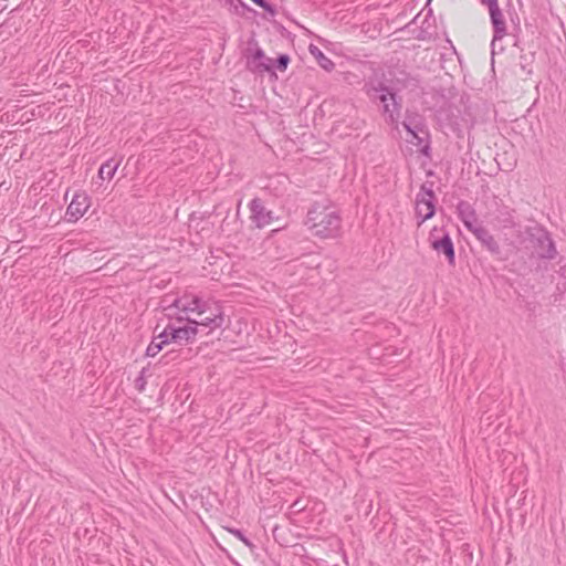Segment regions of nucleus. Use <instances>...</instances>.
<instances>
[{
  "instance_id": "obj_26",
  "label": "nucleus",
  "mask_w": 566,
  "mask_h": 566,
  "mask_svg": "<svg viewBox=\"0 0 566 566\" xmlns=\"http://www.w3.org/2000/svg\"><path fill=\"white\" fill-rule=\"evenodd\" d=\"M430 2H431V0H428V2H427V7L429 6V3H430Z\"/></svg>"
},
{
  "instance_id": "obj_19",
  "label": "nucleus",
  "mask_w": 566,
  "mask_h": 566,
  "mask_svg": "<svg viewBox=\"0 0 566 566\" xmlns=\"http://www.w3.org/2000/svg\"><path fill=\"white\" fill-rule=\"evenodd\" d=\"M545 242H546L547 249L545 252L539 253V256L543 259H554L556 255V249H555L554 242L548 238L545 239Z\"/></svg>"
},
{
  "instance_id": "obj_4",
  "label": "nucleus",
  "mask_w": 566,
  "mask_h": 566,
  "mask_svg": "<svg viewBox=\"0 0 566 566\" xmlns=\"http://www.w3.org/2000/svg\"><path fill=\"white\" fill-rule=\"evenodd\" d=\"M433 184H423L420 188V192L417 195L416 198V214L418 218H420L419 226L423 223L424 221L431 219L434 214L436 208H434V192H433Z\"/></svg>"
},
{
  "instance_id": "obj_15",
  "label": "nucleus",
  "mask_w": 566,
  "mask_h": 566,
  "mask_svg": "<svg viewBox=\"0 0 566 566\" xmlns=\"http://www.w3.org/2000/svg\"><path fill=\"white\" fill-rule=\"evenodd\" d=\"M118 166H119V161L115 160V159H108L106 160L101 167H99V170H98V177L102 179V180H111L116 170L118 169Z\"/></svg>"
},
{
  "instance_id": "obj_6",
  "label": "nucleus",
  "mask_w": 566,
  "mask_h": 566,
  "mask_svg": "<svg viewBox=\"0 0 566 566\" xmlns=\"http://www.w3.org/2000/svg\"><path fill=\"white\" fill-rule=\"evenodd\" d=\"M90 208V198L85 192H76L71 203L69 205L66 209V218L69 221L75 222L81 217L84 216V213Z\"/></svg>"
},
{
  "instance_id": "obj_9",
  "label": "nucleus",
  "mask_w": 566,
  "mask_h": 566,
  "mask_svg": "<svg viewBox=\"0 0 566 566\" xmlns=\"http://www.w3.org/2000/svg\"><path fill=\"white\" fill-rule=\"evenodd\" d=\"M198 326L196 323L187 324L185 326L175 327L174 325H168L164 329H168V338L169 342L174 340L176 343L182 342H192L198 333Z\"/></svg>"
},
{
  "instance_id": "obj_17",
  "label": "nucleus",
  "mask_w": 566,
  "mask_h": 566,
  "mask_svg": "<svg viewBox=\"0 0 566 566\" xmlns=\"http://www.w3.org/2000/svg\"><path fill=\"white\" fill-rule=\"evenodd\" d=\"M412 138L417 140V144L419 146H423L422 151L427 153V150L429 149V133H428V130H426L423 133L417 132V136H412Z\"/></svg>"
},
{
  "instance_id": "obj_25",
  "label": "nucleus",
  "mask_w": 566,
  "mask_h": 566,
  "mask_svg": "<svg viewBox=\"0 0 566 566\" xmlns=\"http://www.w3.org/2000/svg\"><path fill=\"white\" fill-rule=\"evenodd\" d=\"M482 4L489 6L494 0H479Z\"/></svg>"
},
{
  "instance_id": "obj_22",
  "label": "nucleus",
  "mask_w": 566,
  "mask_h": 566,
  "mask_svg": "<svg viewBox=\"0 0 566 566\" xmlns=\"http://www.w3.org/2000/svg\"><path fill=\"white\" fill-rule=\"evenodd\" d=\"M224 2L230 8H233L235 13H238L239 6L244 10H250V8L242 0H224Z\"/></svg>"
},
{
  "instance_id": "obj_13",
  "label": "nucleus",
  "mask_w": 566,
  "mask_h": 566,
  "mask_svg": "<svg viewBox=\"0 0 566 566\" xmlns=\"http://www.w3.org/2000/svg\"><path fill=\"white\" fill-rule=\"evenodd\" d=\"M402 127L411 136H417V132L423 133L428 130L424 124V119L418 114L408 115L402 122Z\"/></svg>"
},
{
  "instance_id": "obj_10",
  "label": "nucleus",
  "mask_w": 566,
  "mask_h": 566,
  "mask_svg": "<svg viewBox=\"0 0 566 566\" xmlns=\"http://www.w3.org/2000/svg\"><path fill=\"white\" fill-rule=\"evenodd\" d=\"M249 208L251 211V219L258 228H263L272 222V212L265 209L261 199H252L249 203Z\"/></svg>"
},
{
  "instance_id": "obj_3",
  "label": "nucleus",
  "mask_w": 566,
  "mask_h": 566,
  "mask_svg": "<svg viewBox=\"0 0 566 566\" xmlns=\"http://www.w3.org/2000/svg\"><path fill=\"white\" fill-rule=\"evenodd\" d=\"M367 95L373 102H378L382 105V115L387 123L391 125L397 124L400 116L401 103L391 88L382 83H378L367 88Z\"/></svg>"
},
{
  "instance_id": "obj_23",
  "label": "nucleus",
  "mask_w": 566,
  "mask_h": 566,
  "mask_svg": "<svg viewBox=\"0 0 566 566\" xmlns=\"http://www.w3.org/2000/svg\"><path fill=\"white\" fill-rule=\"evenodd\" d=\"M144 373H145V370L143 369L140 371L139 377H137V379L135 380V386H136L138 391H143L145 389V386H146V380L144 378Z\"/></svg>"
},
{
  "instance_id": "obj_8",
  "label": "nucleus",
  "mask_w": 566,
  "mask_h": 566,
  "mask_svg": "<svg viewBox=\"0 0 566 566\" xmlns=\"http://www.w3.org/2000/svg\"><path fill=\"white\" fill-rule=\"evenodd\" d=\"M247 67L259 74L272 72V60L265 56L262 49L256 48L252 54L247 56Z\"/></svg>"
},
{
  "instance_id": "obj_18",
  "label": "nucleus",
  "mask_w": 566,
  "mask_h": 566,
  "mask_svg": "<svg viewBox=\"0 0 566 566\" xmlns=\"http://www.w3.org/2000/svg\"><path fill=\"white\" fill-rule=\"evenodd\" d=\"M228 531L240 539L248 548L251 551L254 548L253 543L240 530L229 528Z\"/></svg>"
},
{
  "instance_id": "obj_20",
  "label": "nucleus",
  "mask_w": 566,
  "mask_h": 566,
  "mask_svg": "<svg viewBox=\"0 0 566 566\" xmlns=\"http://www.w3.org/2000/svg\"><path fill=\"white\" fill-rule=\"evenodd\" d=\"M290 63V56L287 54H281L274 62V67L281 72H284L287 69Z\"/></svg>"
},
{
  "instance_id": "obj_5",
  "label": "nucleus",
  "mask_w": 566,
  "mask_h": 566,
  "mask_svg": "<svg viewBox=\"0 0 566 566\" xmlns=\"http://www.w3.org/2000/svg\"><path fill=\"white\" fill-rule=\"evenodd\" d=\"M486 7L489 8L490 19L493 27L492 48L494 49L496 41H501L507 34L506 22L502 10L499 7L497 0H494Z\"/></svg>"
},
{
  "instance_id": "obj_21",
  "label": "nucleus",
  "mask_w": 566,
  "mask_h": 566,
  "mask_svg": "<svg viewBox=\"0 0 566 566\" xmlns=\"http://www.w3.org/2000/svg\"><path fill=\"white\" fill-rule=\"evenodd\" d=\"M253 3L262 8L264 11L270 13L271 15H275L276 11L275 9L265 0H251Z\"/></svg>"
},
{
  "instance_id": "obj_2",
  "label": "nucleus",
  "mask_w": 566,
  "mask_h": 566,
  "mask_svg": "<svg viewBox=\"0 0 566 566\" xmlns=\"http://www.w3.org/2000/svg\"><path fill=\"white\" fill-rule=\"evenodd\" d=\"M305 226L313 235L322 239H336L342 234V217L338 210L321 202H315L307 211Z\"/></svg>"
},
{
  "instance_id": "obj_11",
  "label": "nucleus",
  "mask_w": 566,
  "mask_h": 566,
  "mask_svg": "<svg viewBox=\"0 0 566 566\" xmlns=\"http://www.w3.org/2000/svg\"><path fill=\"white\" fill-rule=\"evenodd\" d=\"M471 233L491 254H500L501 249L497 241L491 234V232L484 226H482V223L474 228V230L471 231Z\"/></svg>"
},
{
  "instance_id": "obj_7",
  "label": "nucleus",
  "mask_w": 566,
  "mask_h": 566,
  "mask_svg": "<svg viewBox=\"0 0 566 566\" xmlns=\"http://www.w3.org/2000/svg\"><path fill=\"white\" fill-rule=\"evenodd\" d=\"M430 245L438 254H443L449 264H454V247L448 233H444L442 238H436L434 233H430Z\"/></svg>"
},
{
  "instance_id": "obj_16",
  "label": "nucleus",
  "mask_w": 566,
  "mask_h": 566,
  "mask_svg": "<svg viewBox=\"0 0 566 566\" xmlns=\"http://www.w3.org/2000/svg\"><path fill=\"white\" fill-rule=\"evenodd\" d=\"M310 52L316 59L317 63L326 71L334 69V63L317 46L311 45Z\"/></svg>"
},
{
  "instance_id": "obj_1",
  "label": "nucleus",
  "mask_w": 566,
  "mask_h": 566,
  "mask_svg": "<svg viewBox=\"0 0 566 566\" xmlns=\"http://www.w3.org/2000/svg\"><path fill=\"white\" fill-rule=\"evenodd\" d=\"M172 308L185 314V316L178 318L179 321L186 319L189 324L196 323V325L208 327L210 331L221 327L224 321L223 314L217 303L211 304L192 294H186L176 298L174 303L167 307L169 311Z\"/></svg>"
},
{
  "instance_id": "obj_24",
  "label": "nucleus",
  "mask_w": 566,
  "mask_h": 566,
  "mask_svg": "<svg viewBox=\"0 0 566 566\" xmlns=\"http://www.w3.org/2000/svg\"><path fill=\"white\" fill-rule=\"evenodd\" d=\"M520 66H521V70L523 71L524 74H531L532 73V67H530V64L528 63H523L521 62L520 63Z\"/></svg>"
},
{
  "instance_id": "obj_12",
  "label": "nucleus",
  "mask_w": 566,
  "mask_h": 566,
  "mask_svg": "<svg viewBox=\"0 0 566 566\" xmlns=\"http://www.w3.org/2000/svg\"><path fill=\"white\" fill-rule=\"evenodd\" d=\"M457 211L460 220L470 232L473 231L474 228H476L479 224H481L476 218L475 210L468 201H460L457 205Z\"/></svg>"
},
{
  "instance_id": "obj_14",
  "label": "nucleus",
  "mask_w": 566,
  "mask_h": 566,
  "mask_svg": "<svg viewBox=\"0 0 566 566\" xmlns=\"http://www.w3.org/2000/svg\"><path fill=\"white\" fill-rule=\"evenodd\" d=\"M169 343L168 329H164L156 338L151 340L146 349L148 357H155L165 344Z\"/></svg>"
}]
</instances>
